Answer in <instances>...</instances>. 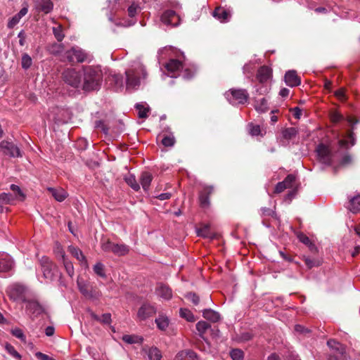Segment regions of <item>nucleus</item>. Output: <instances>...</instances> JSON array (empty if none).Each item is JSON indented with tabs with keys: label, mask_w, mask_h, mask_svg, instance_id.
<instances>
[{
	"label": "nucleus",
	"mask_w": 360,
	"mask_h": 360,
	"mask_svg": "<svg viewBox=\"0 0 360 360\" xmlns=\"http://www.w3.org/2000/svg\"><path fill=\"white\" fill-rule=\"evenodd\" d=\"M28 12L27 6H24L21 8V10L15 15L8 22V27L9 29L13 28L20 20V19L25 16Z\"/></svg>",
	"instance_id": "obj_20"
},
{
	"label": "nucleus",
	"mask_w": 360,
	"mask_h": 360,
	"mask_svg": "<svg viewBox=\"0 0 360 360\" xmlns=\"http://www.w3.org/2000/svg\"><path fill=\"white\" fill-rule=\"evenodd\" d=\"M0 148L3 153L11 158L21 157V153L19 148L12 142L2 141L0 143Z\"/></svg>",
	"instance_id": "obj_10"
},
{
	"label": "nucleus",
	"mask_w": 360,
	"mask_h": 360,
	"mask_svg": "<svg viewBox=\"0 0 360 360\" xmlns=\"http://www.w3.org/2000/svg\"><path fill=\"white\" fill-rule=\"evenodd\" d=\"M319 160L325 165H330L331 163V153L326 145L319 144L316 150Z\"/></svg>",
	"instance_id": "obj_11"
},
{
	"label": "nucleus",
	"mask_w": 360,
	"mask_h": 360,
	"mask_svg": "<svg viewBox=\"0 0 360 360\" xmlns=\"http://www.w3.org/2000/svg\"><path fill=\"white\" fill-rule=\"evenodd\" d=\"M179 314L182 318H184L188 321L193 322L195 320L192 312L187 309H181L179 311Z\"/></svg>",
	"instance_id": "obj_45"
},
{
	"label": "nucleus",
	"mask_w": 360,
	"mask_h": 360,
	"mask_svg": "<svg viewBox=\"0 0 360 360\" xmlns=\"http://www.w3.org/2000/svg\"><path fill=\"white\" fill-rule=\"evenodd\" d=\"M53 252L54 254L56 255V257L59 259H61L62 262L68 259L66 257L65 251L63 250L62 246L58 243L55 245Z\"/></svg>",
	"instance_id": "obj_39"
},
{
	"label": "nucleus",
	"mask_w": 360,
	"mask_h": 360,
	"mask_svg": "<svg viewBox=\"0 0 360 360\" xmlns=\"http://www.w3.org/2000/svg\"><path fill=\"white\" fill-rule=\"evenodd\" d=\"M295 181V176L293 174L288 175L283 180L285 185L287 188H291Z\"/></svg>",
	"instance_id": "obj_55"
},
{
	"label": "nucleus",
	"mask_w": 360,
	"mask_h": 360,
	"mask_svg": "<svg viewBox=\"0 0 360 360\" xmlns=\"http://www.w3.org/2000/svg\"><path fill=\"white\" fill-rule=\"evenodd\" d=\"M271 77V70L267 66H262L257 73V79L260 83H266Z\"/></svg>",
	"instance_id": "obj_18"
},
{
	"label": "nucleus",
	"mask_w": 360,
	"mask_h": 360,
	"mask_svg": "<svg viewBox=\"0 0 360 360\" xmlns=\"http://www.w3.org/2000/svg\"><path fill=\"white\" fill-rule=\"evenodd\" d=\"M39 264L43 277L47 280V281H52L54 278V269L56 268V265L46 256L41 257L39 259Z\"/></svg>",
	"instance_id": "obj_6"
},
{
	"label": "nucleus",
	"mask_w": 360,
	"mask_h": 360,
	"mask_svg": "<svg viewBox=\"0 0 360 360\" xmlns=\"http://www.w3.org/2000/svg\"><path fill=\"white\" fill-rule=\"evenodd\" d=\"M331 121L334 123H337L343 119L342 115L338 112H333L330 115Z\"/></svg>",
	"instance_id": "obj_61"
},
{
	"label": "nucleus",
	"mask_w": 360,
	"mask_h": 360,
	"mask_svg": "<svg viewBox=\"0 0 360 360\" xmlns=\"http://www.w3.org/2000/svg\"><path fill=\"white\" fill-rule=\"evenodd\" d=\"M108 80L113 82L117 90L124 86L123 78L121 75L113 74L109 76Z\"/></svg>",
	"instance_id": "obj_31"
},
{
	"label": "nucleus",
	"mask_w": 360,
	"mask_h": 360,
	"mask_svg": "<svg viewBox=\"0 0 360 360\" xmlns=\"http://www.w3.org/2000/svg\"><path fill=\"white\" fill-rule=\"evenodd\" d=\"M297 131L294 127L286 128L282 131V136L285 139L290 140L296 136Z\"/></svg>",
	"instance_id": "obj_34"
},
{
	"label": "nucleus",
	"mask_w": 360,
	"mask_h": 360,
	"mask_svg": "<svg viewBox=\"0 0 360 360\" xmlns=\"http://www.w3.org/2000/svg\"><path fill=\"white\" fill-rule=\"evenodd\" d=\"M147 354L149 360H161L162 359L161 352L156 347L149 348Z\"/></svg>",
	"instance_id": "obj_33"
},
{
	"label": "nucleus",
	"mask_w": 360,
	"mask_h": 360,
	"mask_svg": "<svg viewBox=\"0 0 360 360\" xmlns=\"http://www.w3.org/2000/svg\"><path fill=\"white\" fill-rule=\"evenodd\" d=\"M165 68L168 72L175 74L183 68V63L179 60L171 59L165 65Z\"/></svg>",
	"instance_id": "obj_22"
},
{
	"label": "nucleus",
	"mask_w": 360,
	"mask_h": 360,
	"mask_svg": "<svg viewBox=\"0 0 360 360\" xmlns=\"http://www.w3.org/2000/svg\"><path fill=\"white\" fill-rule=\"evenodd\" d=\"M21 64L23 69L27 70L30 68L32 64V60L31 57L27 53L23 54L22 56Z\"/></svg>",
	"instance_id": "obj_47"
},
{
	"label": "nucleus",
	"mask_w": 360,
	"mask_h": 360,
	"mask_svg": "<svg viewBox=\"0 0 360 360\" xmlns=\"http://www.w3.org/2000/svg\"><path fill=\"white\" fill-rule=\"evenodd\" d=\"M180 20V17L172 10L165 11L161 16V21L164 24L172 27L179 25Z\"/></svg>",
	"instance_id": "obj_12"
},
{
	"label": "nucleus",
	"mask_w": 360,
	"mask_h": 360,
	"mask_svg": "<svg viewBox=\"0 0 360 360\" xmlns=\"http://www.w3.org/2000/svg\"><path fill=\"white\" fill-rule=\"evenodd\" d=\"M284 79L285 84L290 87L297 86L301 84L300 79L295 70H288L286 72Z\"/></svg>",
	"instance_id": "obj_15"
},
{
	"label": "nucleus",
	"mask_w": 360,
	"mask_h": 360,
	"mask_svg": "<svg viewBox=\"0 0 360 360\" xmlns=\"http://www.w3.org/2000/svg\"><path fill=\"white\" fill-rule=\"evenodd\" d=\"M129 248L124 244L114 243L112 252L118 256H124L128 254Z\"/></svg>",
	"instance_id": "obj_29"
},
{
	"label": "nucleus",
	"mask_w": 360,
	"mask_h": 360,
	"mask_svg": "<svg viewBox=\"0 0 360 360\" xmlns=\"http://www.w3.org/2000/svg\"><path fill=\"white\" fill-rule=\"evenodd\" d=\"M348 209L353 213L360 212V195H357L350 198Z\"/></svg>",
	"instance_id": "obj_28"
},
{
	"label": "nucleus",
	"mask_w": 360,
	"mask_h": 360,
	"mask_svg": "<svg viewBox=\"0 0 360 360\" xmlns=\"http://www.w3.org/2000/svg\"><path fill=\"white\" fill-rule=\"evenodd\" d=\"M254 70V66L251 63H247L243 67V72L248 77L252 75Z\"/></svg>",
	"instance_id": "obj_56"
},
{
	"label": "nucleus",
	"mask_w": 360,
	"mask_h": 360,
	"mask_svg": "<svg viewBox=\"0 0 360 360\" xmlns=\"http://www.w3.org/2000/svg\"><path fill=\"white\" fill-rule=\"evenodd\" d=\"M95 127L98 129H101V131L107 134L108 132V128L105 126L104 122L101 120H98L95 122Z\"/></svg>",
	"instance_id": "obj_59"
},
{
	"label": "nucleus",
	"mask_w": 360,
	"mask_h": 360,
	"mask_svg": "<svg viewBox=\"0 0 360 360\" xmlns=\"http://www.w3.org/2000/svg\"><path fill=\"white\" fill-rule=\"evenodd\" d=\"M62 262L68 276L72 278L75 275V269L72 263L68 259H65Z\"/></svg>",
	"instance_id": "obj_41"
},
{
	"label": "nucleus",
	"mask_w": 360,
	"mask_h": 360,
	"mask_svg": "<svg viewBox=\"0 0 360 360\" xmlns=\"http://www.w3.org/2000/svg\"><path fill=\"white\" fill-rule=\"evenodd\" d=\"M103 77L100 66H83L81 90L84 92L98 91L101 87Z\"/></svg>",
	"instance_id": "obj_1"
},
{
	"label": "nucleus",
	"mask_w": 360,
	"mask_h": 360,
	"mask_svg": "<svg viewBox=\"0 0 360 360\" xmlns=\"http://www.w3.org/2000/svg\"><path fill=\"white\" fill-rule=\"evenodd\" d=\"M155 322L158 328L162 331H165L169 325V318L164 314H160L159 316L155 319Z\"/></svg>",
	"instance_id": "obj_26"
},
{
	"label": "nucleus",
	"mask_w": 360,
	"mask_h": 360,
	"mask_svg": "<svg viewBox=\"0 0 360 360\" xmlns=\"http://www.w3.org/2000/svg\"><path fill=\"white\" fill-rule=\"evenodd\" d=\"M209 328H210V325L206 321H200L196 324V329L201 337Z\"/></svg>",
	"instance_id": "obj_42"
},
{
	"label": "nucleus",
	"mask_w": 360,
	"mask_h": 360,
	"mask_svg": "<svg viewBox=\"0 0 360 360\" xmlns=\"http://www.w3.org/2000/svg\"><path fill=\"white\" fill-rule=\"evenodd\" d=\"M161 142L166 147H172L175 143V139L173 135L165 136L162 138Z\"/></svg>",
	"instance_id": "obj_51"
},
{
	"label": "nucleus",
	"mask_w": 360,
	"mask_h": 360,
	"mask_svg": "<svg viewBox=\"0 0 360 360\" xmlns=\"http://www.w3.org/2000/svg\"><path fill=\"white\" fill-rule=\"evenodd\" d=\"M63 57L64 58H62L61 60H67L71 63L75 62L79 63H90L94 58L91 54L77 46H73L65 51Z\"/></svg>",
	"instance_id": "obj_3"
},
{
	"label": "nucleus",
	"mask_w": 360,
	"mask_h": 360,
	"mask_svg": "<svg viewBox=\"0 0 360 360\" xmlns=\"http://www.w3.org/2000/svg\"><path fill=\"white\" fill-rule=\"evenodd\" d=\"M94 271L95 274H97L98 276H99L100 277L103 278H105L106 277V274H105V270H104V265L102 263L97 262L94 266Z\"/></svg>",
	"instance_id": "obj_46"
},
{
	"label": "nucleus",
	"mask_w": 360,
	"mask_h": 360,
	"mask_svg": "<svg viewBox=\"0 0 360 360\" xmlns=\"http://www.w3.org/2000/svg\"><path fill=\"white\" fill-rule=\"evenodd\" d=\"M64 82L69 86L81 90L82 80V70L77 71L75 68H67L62 73Z\"/></svg>",
	"instance_id": "obj_4"
},
{
	"label": "nucleus",
	"mask_w": 360,
	"mask_h": 360,
	"mask_svg": "<svg viewBox=\"0 0 360 360\" xmlns=\"http://www.w3.org/2000/svg\"><path fill=\"white\" fill-rule=\"evenodd\" d=\"M125 75L126 88L129 90L137 89L148 76L146 67L139 60L131 63V68L126 70Z\"/></svg>",
	"instance_id": "obj_2"
},
{
	"label": "nucleus",
	"mask_w": 360,
	"mask_h": 360,
	"mask_svg": "<svg viewBox=\"0 0 360 360\" xmlns=\"http://www.w3.org/2000/svg\"><path fill=\"white\" fill-rule=\"evenodd\" d=\"M136 108L138 110V115L140 118H146L148 117L149 108L145 107L141 103H137L136 105Z\"/></svg>",
	"instance_id": "obj_43"
},
{
	"label": "nucleus",
	"mask_w": 360,
	"mask_h": 360,
	"mask_svg": "<svg viewBox=\"0 0 360 360\" xmlns=\"http://www.w3.org/2000/svg\"><path fill=\"white\" fill-rule=\"evenodd\" d=\"M327 345L331 350L330 355H335L340 357L342 360H347L349 356L346 352L345 347L340 342L335 341V340L330 339L328 340Z\"/></svg>",
	"instance_id": "obj_7"
},
{
	"label": "nucleus",
	"mask_w": 360,
	"mask_h": 360,
	"mask_svg": "<svg viewBox=\"0 0 360 360\" xmlns=\"http://www.w3.org/2000/svg\"><path fill=\"white\" fill-rule=\"evenodd\" d=\"M13 266V262L6 259L0 260V271H8L12 269Z\"/></svg>",
	"instance_id": "obj_50"
},
{
	"label": "nucleus",
	"mask_w": 360,
	"mask_h": 360,
	"mask_svg": "<svg viewBox=\"0 0 360 360\" xmlns=\"http://www.w3.org/2000/svg\"><path fill=\"white\" fill-rule=\"evenodd\" d=\"M36 356L41 360H56L52 357L49 356V355L43 354L39 352L36 353Z\"/></svg>",
	"instance_id": "obj_64"
},
{
	"label": "nucleus",
	"mask_w": 360,
	"mask_h": 360,
	"mask_svg": "<svg viewBox=\"0 0 360 360\" xmlns=\"http://www.w3.org/2000/svg\"><path fill=\"white\" fill-rule=\"evenodd\" d=\"M114 243L110 241L109 240L104 241L101 244V248L105 252H112L113 248Z\"/></svg>",
	"instance_id": "obj_52"
},
{
	"label": "nucleus",
	"mask_w": 360,
	"mask_h": 360,
	"mask_svg": "<svg viewBox=\"0 0 360 360\" xmlns=\"http://www.w3.org/2000/svg\"><path fill=\"white\" fill-rule=\"evenodd\" d=\"M127 184L134 191H137L140 189V186L139 183L136 181V178L134 175L129 174V176L124 178Z\"/></svg>",
	"instance_id": "obj_36"
},
{
	"label": "nucleus",
	"mask_w": 360,
	"mask_h": 360,
	"mask_svg": "<svg viewBox=\"0 0 360 360\" xmlns=\"http://www.w3.org/2000/svg\"><path fill=\"white\" fill-rule=\"evenodd\" d=\"M111 321V314L110 313L103 314L101 317H100V320H98L99 322L105 324L110 323Z\"/></svg>",
	"instance_id": "obj_60"
},
{
	"label": "nucleus",
	"mask_w": 360,
	"mask_h": 360,
	"mask_svg": "<svg viewBox=\"0 0 360 360\" xmlns=\"http://www.w3.org/2000/svg\"><path fill=\"white\" fill-rule=\"evenodd\" d=\"M335 95L338 99H340L341 101H343L346 98L344 89H340L337 90L335 92Z\"/></svg>",
	"instance_id": "obj_63"
},
{
	"label": "nucleus",
	"mask_w": 360,
	"mask_h": 360,
	"mask_svg": "<svg viewBox=\"0 0 360 360\" xmlns=\"http://www.w3.org/2000/svg\"><path fill=\"white\" fill-rule=\"evenodd\" d=\"M69 252L86 267H88L87 260L82 252L77 247L70 245L68 247Z\"/></svg>",
	"instance_id": "obj_24"
},
{
	"label": "nucleus",
	"mask_w": 360,
	"mask_h": 360,
	"mask_svg": "<svg viewBox=\"0 0 360 360\" xmlns=\"http://www.w3.org/2000/svg\"><path fill=\"white\" fill-rule=\"evenodd\" d=\"M53 33L58 41H62L65 37L63 27L61 25H58L52 28Z\"/></svg>",
	"instance_id": "obj_38"
},
{
	"label": "nucleus",
	"mask_w": 360,
	"mask_h": 360,
	"mask_svg": "<svg viewBox=\"0 0 360 360\" xmlns=\"http://www.w3.org/2000/svg\"><path fill=\"white\" fill-rule=\"evenodd\" d=\"M156 312L157 309L154 305L148 302H144L138 309L136 314L137 319L139 321H145L152 317L156 314Z\"/></svg>",
	"instance_id": "obj_8"
},
{
	"label": "nucleus",
	"mask_w": 360,
	"mask_h": 360,
	"mask_svg": "<svg viewBox=\"0 0 360 360\" xmlns=\"http://www.w3.org/2000/svg\"><path fill=\"white\" fill-rule=\"evenodd\" d=\"M230 356L232 360H243L244 352L240 349H233L230 351Z\"/></svg>",
	"instance_id": "obj_44"
},
{
	"label": "nucleus",
	"mask_w": 360,
	"mask_h": 360,
	"mask_svg": "<svg viewBox=\"0 0 360 360\" xmlns=\"http://www.w3.org/2000/svg\"><path fill=\"white\" fill-rule=\"evenodd\" d=\"M226 98L233 105L243 104L249 98V94L244 89H231L224 94Z\"/></svg>",
	"instance_id": "obj_5"
},
{
	"label": "nucleus",
	"mask_w": 360,
	"mask_h": 360,
	"mask_svg": "<svg viewBox=\"0 0 360 360\" xmlns=\"http://www.w3.org/2000/svg\"><path fill=\"white\" fill-rule=\"evenodd\" d=\"M34 7L37 11L48 14L53 11V4L51 0H34Z\"/></svg>",
	"instance_id": "obj_14"
},
{
	"label": "nucleus",
	"mask_w": 360,
	"mask_h": 360,
	"mask_svg": "<svg viewBox=\"0 0 360 360\" xmlns=\"http://www.w3.org/2000/svg\"><path fill=\"white\" fill-rule=\"evenodd\" d=\"M287 187L285 185L284 181L278 182L275 187V193H280L283 192Z\"/></svg>",
	"instance_id": "obj_62"
},
{
	"label": "nucleus",
	"mask_w": 360,
	"mask_h": 360,
	"mask_svg": "<svg viewBox=\"0 0 360 360\" xmlns=\"http://www.w3.org/2000/svg\"><path fill=\"white\" fill-rule=\"evenodd\" d=\"M297 238L299 239V240L307 245H309L310 246L311 245H312L310 239L309 238L308 236H307L306 235L303 234V233H299L297 234Z\"/></svg>",
	"instance_id": "obj_58"
},
{
	"label": "nucleus",
	"mask_w": 360,
	"mask_h": 360,
	"mask_svg": "<svg viewBox=\"0 0 360 360\" xmlns=\"http://www.w3.org/2000/svg\"><path fill=\"white\" fill-rule=\"evenodd\" d=\"M11 200V195L8 193H3L0 194V205L3 208V205L8 204Z\"/></svg>",
	"instance_id": "obj_53"
},
{
	"label": "nucleus",
	"mask_w": 360,
	"mask_h": 360,
	"mask_svg": "<svg viewBox=\"0 0 360 360\" xmlns=\"http://www.w3.org/2000/svg\"><path fill=\"white\" fill-rule=\"evenodd\" d=\"M202 316L207 320L214 323L219 321L221 319L220 314L211 309H204L202 311Z\"/></svg>",
	"instance_id": "obj_27"
},
{
	"label": "nucleus",
	"mask_w": 360,
	"mask_h": 360,
	"mask_svg": "<svg viewBox=\"0 0 360 360\" xmlns=\"http://www.w3.org/2000/svg\"><path fill=\"white\" fill-rule=\"evenodd\" d=\"M63 49L64 46L62 44L55 43L49 47V51L51 54L58 56L63 51Z\"/></svg>",
	"instance_id": "obj_40"
},
{
	"label": "nucleus",
	"mask_w": 360,
	"mask_h": 360,
	"mask_svg": "<svg viewBox=\"0 0 360 360\" xmlns=\"http://www.w3.org/2000/svg\"><path fill=\"white\" fill-rule=\"evenodd\" d=\"M11 333L13 336L18 338L21 341L25 342L26 337H25L22 330H21L20 328H12L11 330Z\"/></svg>",
	"instance_id": "obj_48"
},
{
	"label": "nucleus",
	"mask_w": 360,
	"mask_h": 360,
	"mask_svg": "<svg viewBox=\"0 0 360 360\" xmlns=\"http://www.w3.org/2000/svg\"><path fill=\"white\" fill-rule=\"evenodd\" d=\"M186 297L188 300L191 301L193 302V304L195 305H198L200 302V298L195 293H193V292L188 293L186 295Z\"/></svg>",
	"instance_id": "obj_57"
},
{
	"label": "nucleus",
	"mask_w": 360,
	"mask_h": 360,
	"mask_svg": "<svg viewBox=\"0 0 360 360\" xmlns=\"http://www.w3.org/2000/svg\"><path fill=\"white\" fill-rule=\"evenodd\" d=\"M197 235L206 238L213 239L214 234L210 231L209 225H205L197 230Z\"/></svg>",
	"instance_id": "obj_30"
},
{
	"label": "nucleus",
	"mask_w": 360,
	"mask_h": 360,
	"mask_svg": "<svg viewBox=\"0 0 360 360\" xmlns=\"http://www.w3.org/2000/svg\"><path fill=\"white\" fill-rule=\"evenodd\" d=\"M255 110L259 112H264L268 110V103L266 98H261L255 102Z\"/></svg>",
	"instance_id": "obj_32"
},
{
	"label": "nucleus",
	"mask_w": 360,
	"mask_h": 360,
	"mask_svg": "<svg viewBox=\"0 0 360 360\" xmlns=\"http://www.w3.org/2000/svg\"><path fill=\"white\" fill-rule=\"evenodd\" d=\"M122 340L127 344H134L141 342L143 338L134 335H124L122 336Z\"/></svg>",
	"instance_id": "obj_37"
},
{
	"label": "nucleus",
	"mask_w": 360,
	"mask_h": 360,
	"mask_svg": "<svg viewBox=\"0 0 360 360\" xmlns=\"http://www.w3.org/2000/svg\"><path fill=\"white\" fill-rule=\"evenodd\" d=\"M48 191L53 197L58 202H63L68 197V193L62 188H48Z\"/></svg>",
	"instance_id": "obj_23"
},
{
	"label": "nucleus",
	"mask_w": 360,
	"mask_h": 360,
	"mask_svg": "<svg viewBox=\"0 0 360 360\" xmlns=\"http://www.w3.org/2000/svg\"><path fill=\"white\" fill-rule=\"evenodd\" d=\"M25 290L26 289L24 285L18 283H14L7 288L6 292L11 300L18 301L24 298Z\"/></svg>",
	"instance_id": "obj_9"
},
{
	"label": "nucleus",
	"mask_w": 360,
	"mask_h": 360,
	"mask_svg": "<svg viewBox=\"0 0 360 360\" xmlns=\"http://www.w3.org/2000/svg\"><path fill=\"white\" fill-rule=\"evenodd\" d=\"M174 360H198L197 354L192 350H182L176 355Z\"/></svg>",
	"instance_id": "obj_21"
},
{
	"label": "nucleus",
	"mask_w": 360,
	"mask_h": 360,
	"mask_svg": "<svg viewBox=\"0 0 360 360\" xmlns=\"http://www.w3.org/2000/svg\"><path fill=\"white\" fill-rule=\"evenodd\" d=\"M5 349L8 354H10L14 358L20 360L21 359V355L15 350L13 346L11 344L6 343L5 345Z\"/></svg>",
	"instance_id": "obj_49"
},
{
	"label": "nucleus",
	"mask_w": 360,
	"mask_h": 360,
	"mask_svg": "<svg viewBox=\"0 0 360 360\" xmlns=\"http://www.w3.org/2000/svg\"><path fill=\"white\" fill-rule=\"evenodd\" d=\"M153 179L152 174L148 172H142L140 177V183L143 189L146 191H148L149 186Z\"/></svg>",
	"instance_id": "obj_25"
},
{
	"label": "nucleus",
	"mask_w": 360,
	"mask_h": 360,
	"mask_svg": "<svg viewBox=\"0 0 360 360\" xmlns=\"http://www.w3.org/2000/svg\"><path fill=\"white\" fill-rule=\"evenodd\" d=\"M212 15L221 22H226L230 20L231 13L222 7H217L213 11Z\"/></svg>",
	"instance_id": "obj_16"
},
{
	"label": "nucleus",
	"mask_w": 360,
	"mask_h": 360,
	"mask_svg": "<svg viewBox=\"0 0 360 360\" xmlns=\"http://www.w3.org/2000/svg\"><path fill=\"white\" fill-rule=\"evenodd\" d=\"M156 294L160 298L168 300L172 297V290L165 284H160L156 288Z\"/></svg>",
	"instance_id": "obj_19"
},
{
	"label": "nucleus",
	"mask_w": 360,
	"mask_h": 360,
	"mask_svg": "<svg viewBox=\"0 0 360 360\" xmlns=\"http://www.w3.org/2000/svg\"><path fill=\"white\" fill-rule=\"evenodd\" d=\"M249 131L252 136H258L261 134L260 127L259 125L250 124Z\"/></svg>",
	"instance_id": "obj_54"
},
{
	"label": "nucleus",
	"mask_w": 360,
	"mask_h": 360,
	"mask_svg": "<svg viewBox=\"0 0 360 360\" xmlns=\"http://www.w3.org/2000/svg\"><path fill=\"white\" fill-rule=\"evenodd\" d=\"M26 311L27 313L32 314L34 316H37L38 315L43 314L45 309L37 301L29 300L27 302Z\"/></svg>",
	"instance_id": "obj_13"
},
{
	"label": "nucleus",
	"mask_w": 360,
	"mask_h": 360,
	"mask_svg": "<svg viewBox=\"0 0 360 360\" xmlns=\"http://www.w3.org/2000/svg\"><path fill=\"white\" fill-rule=\"evenodd\" d=\"M77 284L80 292L83 295H90L89 290H88V284L86 281H83L80 278H78Z\"/></svg>",
	"instance_id": "obj_35"
},
{
	"label": "nucleus",
	"mask_w": 360,
	"mask_h": 360,
	"mask_svg": "<svg viewBox=\"0 0 360 360\" xmlns=\"http://www.w3.org/2000/svg\"><path fill=\"white\" fill-rule=\"evenodd\" d=\"M214 188L212 186H205L203 191L200 192L199 195V200L200 206L202 207H207L210 205V195L213 192Z\"/></svg>",
	"instance_id": "obj_17"
}]
</instances>
